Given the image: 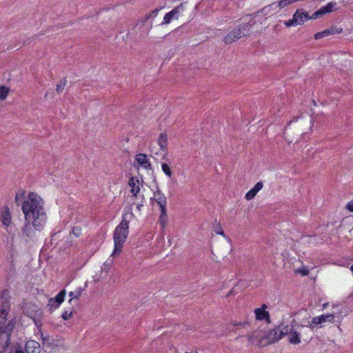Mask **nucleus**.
I'll return each mask as SVG.
<instances>
[{
	"mask_svg": "<svg viewBox=\"0 0 353 353\" xmlns=\"http://www.w3.org/2000/svg\"><path fill=\"white\" fill-rule=\"evenodd\" d=\"M30 201L23 203L22 211L26 223L22 228L23 236L32 239L34 230H41L46 221V215L43 209V200L35 192H29Z\"/></svg>",
	"mask_w": 353,
	"mask_h": 353,
	"instance_id": "nucleus-1",
	"label": "nucleus"
},
{
	"mask_svg": "<svg viewBox=\"0 0 353 353\" xmlns=\"http://www.w3.org/2000/svg\"><path fill=\"white\" fill-rule=\"evenodd\" d=\"M129 221L125 215L123 216L121 223L117 225L114 232V250L112 255H117L122 250L124 242L128 234Z\"/></svg>",
	"mask_w": 353,
	"mask_h": 353,
	"instance_id": "nucleus-2",
	"label": "nucleus"
},
{
	"mask_svg": "<svg viewBox=\"0 0 353 353\" xmlns=\"http://www.w3.org/2000/svg\"><path fill=\"white\" fill-rule=\"evenodd\" d=\"M288 325L284 326L280 324L276 327L270 330L267 334L261 337L260 343L263 346H266L271 343L278 342L281 338L287 335Z\"/></svg>",
	"mask_w": 353,
	"mask_h": 353,
	"instance_id": "nucleus-3",
	"label": "nucleus"
},
{
	"mask_svg": "<svg viewBox=\"0 0 353 353\" xmlns=\"http://www.w3.org/2000/svg\"><path fill=\"white\" fill-rule=\"evenodd\" d=\"M255 24V22H248L240 24L238 27L230 32L224 38V42L230 44L242 37L249 35L250 28Z\"/></svg>",
	"mask_w": 353,
	"mask_h": 353,
	"instance_id": "nucleus-4",
	"label": "nucleus"
},
{
	"mask_svg": "<svg viewBox=\"0 0 353 353\" xmlns=\"http://www.w3.org/2000/svg\"><path fill=\"white\" fill-rule=\"evenodd\" d=\"M14 327V324L12 321H9L5 327H0V353H4L9 346Z\"/></svg>",
	"mask_w": 353,
	"mask_h": 353,
	"instance_id": "nucleus-5",
	"label": "nucleus"
},
{
	"mask_svg": "<svg viewBox=\"0 0 353 353\" xmlns=\"http://www.w3.org/2000/svg\"><path fill=\"white\" fill-rule=\"evenodd\" d=\"M9 298V292L3 290L0 296V327H4L3 325L7 321V315L10 307Z\"/></svg>",
	"mask_w": 353,
	"mask_h": 353,
	"instance_id": "nucleus-6",
	"label": "nucleus"
},
{
	"mask_svg": "<svg viewBox=\"0 0 353 353\" xmlns=\"http://www.w3.org/2000/svg\"><path fill=\"white\" fill-rule=\"evenodd\" d=\"M24 312L34 320V322L37 327L41 325V322H37L36 320V319L41 314V312L36 305L27 303L24 307Z\"/></svg>",
	"mask_w": 353,
	"mask_h": 353,
	"instance_id": "nucleus-7",
	"label": "nucleus"
},
{
	"mask_svg": "<svg viewBox=\"0 0 353 353\" xmlns=\"http://www.w3.org/2000/svg\"><path fill=\"white\" fill-rule=\"evenodd\" d=\"M66 292L65 290H61L54 299L51 298L49 299L48 306L49 310L52 312L54 309H57L64 301Z\"/></svg>",
	"mask_w": 353,
	"mask_h": 353,
	"instance_id": "nucleus-8",
	"label": "nucleus"
},
{
	"mask_svg": "<svg viewBox=\"0 0 353 353\" xmlns=\"http://www.w3.org/2000/svg\"><path fill=\"white\" fill-rule=\"evenodd\" d=\"M295 320L293 319L292 321V325L290 327L288 326L287 335L289 334L288 341L291 344L296 345L301 343L300 334L294 330L293 323H295Z\"/></svg>",
	"mask_w": 353,
	"mask_h": 353,
	"instance_id": "nucleus-9",
	"label": "nucleus"
},
{
	"mask_svg": "<svg viewBox=\"0 0 353 353\" xmlns=\"http://www.w3.org/2000/svg\"><path fill=\"white\" fill-rule=\"evenodd\" d=\"M135 160L138 164L145 169H151L152 165L147 158V155L143 153H139L135 157Z\"/></svg>",
	"mask_w": 353,
	"mask_h": 353,
	"instance_id": "nucleus-10",
	"label": "nucleus"
},
{
	"mask_svg": "<svg viewBox=\"0 0 353 353\" xmlns=\"http://www.w3.org/2000/svg\"><path fill=\"white\" fill-rule=\"evenodd\" d=\"M25 350L27 353H39L40 345L38 342L31 340L26 343Z\"/></svg>",
	"mask_w": 353,
	"mask_h": 353,
	"instance_id": "nucleus-11",
	"label": "nucleus"
},
{
	"mask_svg": "<svg viewBox=\"0 0 353 353\" xmlns=\"http://www.w3.org/2000/svg\"><path fill=\"white\" fill-rule=\"evenodd\" d=\"M181 8H182V4H181L179 6L175 7L170 12L167 13L163 18V23L168 24V23H170V21L172 19H174V18L177 19V17H176V15H177L180 12Z\"/></svg>",
	"mask_w": 353,
	"mask_h": 353,
	"instance_id": "nucleus-12",
	"label": "nucleus"
},
{
	"mask_svg": "<svg viewBox=\"0 0 353 353\" xmlns=\"http://www.w3.org/2000/svg\"><path fill=\"white\" fill-rule=\"evenodd\" d=\"M334 319V316L333 314H329L326 315L323 314L319 316L314 317L312 322L313 324L319 325L326 321L332 322Z\"/></svg>",
	"mask_w": 353,
	"mask_h": 353,
	"instance_id": "nucleus-13",
	"label": "nucleus"
},
{
	"mask_svg": "<svg viewBox=\"0 0 353 353\" xmlns=\"http://www.w3.org/2000/svg\"><path fill=\"white\" fill-rule=\"evenodd\" d=\"M294 14L298 15V25H302L305 21L310 20V14L302 8L297 9Z\"/></svg>",
	"mask_w": 353,
	"mask_h": 353,
	"instance_id": "nucleus-14",
	"label": "nucleus"
},
{
	"mask_svg": "<svg viewBox=\"0 0 353 353\" xmlns=\"http://www.w3.org/2000/svg\"><path fill=\"white\" fill-rule=\"evenodd\" d=\"M154 200L159 206L167 205L166 197L159 188H157V191L154 193Z\"/></svg>",
	"mask_w": 353,
	"mask_h": 353,
	"instance_id": "nucleus-15",
	"label": "nucleus"
},
{
	"mask_svg": "<svg viewBox=\"0 0 353 353\" xmlns=\"http://www.w3.org/2000/svg\"><path fill=\"white\" fill-rule=\"evenodd\" d=\"M256 319L258 320H265L268 323L270 322L269 312L263 309H256L254 310Z\"/></svg>",
	"mask_w": 353,
	"mask_h": 353,
	"instance_id": "nucleus-16",
	"label": "nucleus"
},
{
	"mask_svg": "<svg viewBox=\"0 0 353 353\" xmlns=\"http://www.w3.org/2000/svg\"><path fill=\"white\" fill-rule=\"evenodd\" d=\"M139 183V180L137 178H134L133 176L130 177L128 181V185L131 188V192L133 194L134 196H137L138 192L140 190V188L139 185H137Z\"/></svg>",
	"mask_w": 353,
	"mask_h": 353,
	"instance_id": "nucleus-17",
	"label": "nucleus"
},
{
	"mask_svg": "<svg viewBox=\"0 0 353 353\" xmlns=\"http://www.w3.org/2000/svg\"><path fill=\"white\" fill-rule=\"evenodd\" d=\"M25 194L26 191L24 190H19L15 195V203L19 206L21 204L23 205V202L25 201H30V199L28 197V200H24L25 199Z\"/></svg>",
	"mask_w": 353,
	"mask_h": 353,
	"instance_id": "nucleus-18",
	"label": "nucleus"
},
{
	"mask_svg": "<svg viewBox=\"0 0 353 353\" xmlns=\"http://www.w3.org/2000/svg\"><path fill=\"white\" fill-rule=\"evenodd\" d=\"M161 208V214L159 217V222L161 225L164 228L167 223V214H166V205L159 206Z\"/></svg>",
	"mask_w": 353,
	"mask_h": 353,
	"instance_id": "nucleus-19",
	"label": "nucleus"
},
{
	"mask_svg": "<svg viewBox=\"0 0 353 353\" xmlns=\"http://www.w3.org/2000/svg\"><path fill=\"white\" fill-rule=\"evenodd\" d=\"M159 145L162 150L167 149V134L165 133H161L158 140Z\"/></svg>",
	"mask_w": 353,
	"mask_h": 353,
	"instance_id": "nucleus-20",
	"label": "nucleus"
},
{
	"mask_svg": "<svg viewBox=\"0 0 353 353\" xmlns=\"http://www.w3.org/2000/svg\"><path fill=\"white\" fill-rule=\"evenodd\" d=\"M336 6V3L330 2L325 6L322 7L319 9L322 16L326 13H329L333 11V8Z\"/></svg>",
	"mask_w": 353,
	"mask_h": 353,
	"instance_id": "nucleus-21",
	"label": "nucleus"
},
{
	"mask_svg": "<svg viewBox=\"0 0 353 353\" xmlns=\"http://www.w3.org/2000/svg\"><path fill=\"white\" fill-rule=\"evenodd\" d=\"M2 223L6 226L9 225L11 222L10 214L8 211L3 212L1 214Z\"/></svg>",
	"mask_w": 353,
	"mask_h": 353,
	"instance_id": "nucleus-22",
	"label": "nucleus"
},
{
	"mask_svg": "<svg viewBox=\"0 0 353 353\" xmlns=\"http://www.w3.org/2000/svg\"><path fill=\"white\" fill-rule=\"evenodd\" d=\"M66 83H67V80H66V78H65V77L61 79L59 81V83L57 85V88H56V91L58 94H60L63 92V90H64V88L66 85Z\"/></svg>",
	"mask_w": 353,
	"mask_h": 353,
	"instance_id": "nucleus-23",
	"label": "nucleus"
},
{
	"mask_svg": "<svg viewBox=\"0 0 353 353\" xmlns=\"http://www.w3.org/2000/svg\"><path fill=\"white\" fill-rule=\"evenodd\" d=\"M297 17H298V15L293 14L292 19H290V20H288V21H285L284 22V24L288 28L293 26H297L298 23L299 22L298 21L299 19H297Z\"/></svg>",
	"mask_w": 353,
	"mask_h": 353,
	"instance_id": "nucleus-24",
	"label": "nucleus"
},
{
	"mask_svg": "<svg viewBox=\"0 0 353 353\" xmlns=\"http://www.w3.org/2000/svg\"><path fill=\"white\" fill-rule=\"evenodd\" d=\"M325 30L327 32L328 36L331 34H339L342 32L343 29L336 26H331L330 28L325 29Z\"/></svg>",
	"mask_w": 353,
	"mask_h": 353,
	"instance_id": "nucleus-25",
	"label": "nucleus"
},
{
	"mask_svg": "<svg viewBox=\"0 0 353 353\" xmlns=\"http://www.w3.org/2000/svg\"><path fill=\"white\" fill-rule=\"evenodd\" d=\"M9 93V88H6L4 85L0 86V99H5Z\"/></svg>",
	"mask_w": 353,
	"mask_h": 353,
	"instance_id": "nucleus-26",
	"label": "nucleus"
},
{
	"mask_svg": "<svg viewBox=\"0 0 353 353\" xmlns=\"http://www.w3.org/2000/svg\"><path fill=\"white\" fill-rule=\"evenodd\" d=\"M82 294V290L81 289H79V290L76 291V292H70L69 293V296L71 297L70 299L69 300V303H71L72 300L74 299H79L81 295Z\"/></svg>",
	"mask_w": 353,
	"mask_h": 353,
	"instance_id": "nucleus-27",
	"label": "nucleus"
},
{
	"mask_svg": "<svg viewBox=\"0 0 353 353\" xmlns=\"http://www.w3.org/2000/svg\"><path fill=\"white\" fill-rule=\"evenodd\" d=\"M161 168H162V170L163 171V172L169 177H171L172 175V172L170 170V166L165 163H163L162 165H161Z\"/></svg>",
	"mask_w": 353,
	"mask_h": 353,
	"instance_id": "nucleus-28",
	"label": "nucleus"
},
{
	"mask_svg": "<svg viewBox=\"0 0 353 353\" xmlns=\"http://www.w3.org/2000/svg\"><path fill=\"white\" fill-rule=\"evenodd\" d=\"M257 193H258V192H256L255 191V190H254L253 188H252L250 191H248V192L246 193L245 198L246 199V200L250 201V200L252 199L256 196V194Z\"/></svg>",
	"mask_w": 353,
	"mask_h": 353,
	"instance_id": "nucleus-29",
	"label": "nucleus"
},
{
	"mask_svg": "<svg viewBox=\"0 0 353 353\" xmlns=\"http://www.w3.org/2000/svg\"><path fill=\"white\" fill-rule=\"evenodd\" d=\"M72 313H73V310L71 309V310H65L63 314H62V318L65 320V321H68L69 319H71L72 316Z\"/></svg>",
	"mask_w": 353,
	"mask_h": 353,
	"instance_id": "nucleus-30",
	"label": "nucleus"
},
{
	"mask_svg": "<svg viewBox=\"0 0 353 353\" xmlns=\"http://www.w3.org/2000/svg\"><path fill=\"white\" fill-rule=\"evenodd\" d=\"M150 19V16L147 14H145L143 18L142 19L138 21V22L137 23L136 26H135V28H137V26H139L140 25V28L143 26L145 25V23L148 21V20Z\"/></svg>",
	"mask_w": 353,
	"mask_h": 353,
	"instance_id": "nucleus-31",
	"label": "nucleus"
},
{
	"mask_svg": "<svg viewBox=\"0 0 353 353\" xmlns=\"http://www.w3.org/2000/svg\"><path fill=\"white\" fill-rule=\"evenodd\" d=\"M327 36V32L326 30H323L322 32H319L314 34V39H320L321 38H323Z\"/></svg>",
	"mask_w": 353,
	"mask_h": 353,
	"instance_id": "nucleus-32",
	"label": "nucleus"
},
{
	"mask_svg": "<svg viewBox=\"0 0 353 353\" xmlns=\"http://www.w3.org/2000/svg\"><path fill=\"white\" fill-rule=\"evenodd\" d=\"M263 183L261 181L257 182L254 186L253 189L255 190L256 192H259L263 188Z\"/></svg>",
	"mask_w": 353,
	"mask_h": 353,
	"instance_id": "nucleus-33",
	"label": "nucleus"
},
{
	"mask_svg": "<svg viewBox=\"0 0 353 353\" xmlns=\"http://www.w3.org/2000/svg\"><path fill=\"white\" fill-rule=\"evenodd\" d=\"M321 17H322V14L320 10H319L316 11L312 15H310V19H316Z\"/></svg>",
	"mask_w": 353,
	"mask_h": 353,
	"instance_id": "nucleus-34",
	"label": "nucleus"
},
{
	"mask_svg": "<svg viewBox=\"0 0 353 353\" xmlns=\"http://www.w3.org/2000/svg\"><path fill=\"white\" fill-rule=\"evenodd\" d=\"M159 10H160L159 8H156L154 10H152L150 14H148L150 16V18H152V19L155 18L157 16Z\"/></svg>",
	"mask_w": 353,
	"mask_h": 353,
	"instance_id": "nucleus-35",
	"label": "nucleus"
},
{
	"mask_svg": "<svg viewBox=\"0 0 353 353\" xmlns=\"http://www.w3.org/2000/svg\"><path fill=\"white\" fill-rule=\"evenodd\" d=\"M215 232L217 233V234H221L223 236H224V232L223 230H222V228L220 224H219L216 228V230H215Z\"/></svg>",
	"mask_w": 353,
	"mask_h": 353,
	"instance_id": "nucleus-36",
	"label": "nucleus"
},
{
	"mask_svg": "<svg viewBox=\"0 0 353 353\" xmlns=\"http://www.w3.org/2000/svg\"><path fill=\"white\" fill-rule=\"evenodd\" d=\"M43 344H50L52 339L50 336L43 337L42 338Z\"/></svg>",
	"mask_w": 353,
	"mask_h": 353,
	"instance_id": "nucleus-37",
	"label": "nucleus"
},
{
	"mask_svg": "<svg viewBox=\"0 0 353 353\" xmlns=\"http://www.w3.org/2000/svg\"><path fill=\"white\" fill-rule=\"evenodd\" d=\"M347 209L353 212V201L349 202L347 205Z\"/></svg>",
	"mask_w": 353,
	"mask_h": 353,
	"instance_id": "nucleus-38",
	"label": "nucleus"
},
{
	"mask_svg": "<svg viewBox=\"0 0 353 353\" xmlns=\"http://www.w3.org/2000/svg\"><path fill=\"white\" fill-rule=\"evenodd\" d=\"M290 125H291V123L290 124ZM290 130V126H288L287 127L285 130H284V137L285 138H287V136L289 133V131Z\"/></svg>",
	"mask_w": 353,
	"mask_h": 353,
	"instance_id": "nucleus-39",
	"label": "nucleus"
},
{
	"mask_svg": "<svg viewBox=\"0 0 353 353\" xmlns=\"http://www.w3.org/2000/svg\"><path fill=\"white\" fill-rule=\"evenodd\" d=\"M248 324V322L245 321V322H240V323H235L234 324V326H244L245 325H247Z\"/></svg>",
	"mask_w": 353,
	"mask_h": 353,
	"instance_id": "nucleus-40",
	"label": "nucleus"
},
{
	"mask_svg": "<svg viewBox=\"0 0 353 353\" xmlns=\"http://www.w3.org/2000/svg\"><path fill=\"white\" fill-rule=\"evenodd\" d=\"M303 275H307L309 274V270L307 269H303L302 270L300 271Z\"/></svg>",
	"mask_w": 353,
	"mask_h": 353,
	"instance_id": "nucleus-41",
	"label": "nucleus"
},
{
	"mask_svg": "<svg viewBox=\"0 0 353 353\" xmlns=\"http://www.w3.org/2000/svg\"><path fill=\"white\" fill-rule=\"evenodd\" d=\"M152 28V23L150 22L149 26H147V29H146V34L148 33V32L151 30V28Z\"/></svg>",
	"mask_w": 353,
	"mask_h": 353,
	"instance_id": "nucleus-42",
	"label": "nucleus"
},
{
	"mask_svg": "<svg viewBox=\"0 0 353 353\" xmlns=\"http://www.w3.org/2000/svg\"><path fill=\"white\" fill-rule=\"evenodd\" d=\"M267 8H268V7H265V8H263L261 10L258 11V12H255V13H254V16H256V15H257L258 14H259L260 12H261V13H262L263 11H265V9H266Z\"/></svg>",
	"mask_w": 353,
	"mask_h": 353,
	"instance_id": "nucleus-43",
	"label": "nucleus"
},
{
	"mask_svg": "<svg viewBox=\"0 0 353 353\" xmlns=\"http://www.w3.org/2000/svg\"><path fill=\"white\" fill-rule=\"evenodd\" d=\"M14 353H25L21 349L17 350Z\"/></svg>",
	"mask_w": 353,
	"mask_h": 353,
	"instance_id": "nucleus-44",
	"label": "nucleus"
},
{
	"mask_svg": "<svg viewBox=\"0 0 353 353\" xmlns=\"http://www.w3.org/2000/svg\"><path fill=\"white\" fill-rule=\"evenodd\" d=\"M233 292L234 290H231L229 293L227 294L226 297H228L230 296V295H232L233 294Z\"/></svg>",
	"mask_w": 353,
	"mask_h": 353,
	"instance_id": "nucleus-45",
	"label": "nucleus"
},
{
	"mask_svg": "<svg viewBox=\"0 0 353 353\" xmlns=\"http://www.w3.org/2000/svg\"><path fill=\"white\" fill-rule=\"evenodd\" d=\"M266 307H267L266 305L265 304H263L260 309H263V310H265Z\"/></svg>",
	"mask_w": 353,
	"mask_h": 353,
	"instance_id": "nucleus-46",
	"label": "nucleus"
},
{
	"mask_svg": "<svg viewBox=\"0 0 353 353\" xmlns=\"http://www.w3.org/2000/svg\"><path fill=\"white\" fill-rule=\"evenodd\" d=\"M328 305V303H324L323 305V308H325Z\"/></svg>",
	"mask_w": 353,
	"mask_h": 353,
	"instance_id": "nucleus-47",
	"label": "nucleus"
},
{
	"mask_svg": "<svg viewBox=\"0 0 353 353\" xmlns=\"http://www.w3.org/2000/svg\"><path fill=\"white\" fill-rule=\"evenodd\" d=\"M350 270L353 272V265L351 266Z\"/></svg>",
	"mask_w": 353,
	"mask_h": 353,
	"instance_id": "nucleus-48",
	"label": "nucleus"
},
{
	"mask_svg": "<svg viewBox=\"0 0 353 353\" xmlns=\"http://www.w3.org/2000/svg\"><path fill=\"white\" fill-rule=\"evenodd\" d=\"M141 206H142V205H138L137 208L140 209Z\"/></svg>",
	"mask_w": 353,
	"mask_h": 353,
	"instance_id": "nucleus-49",
	"label": "nucleus"
},
{
	"mask_svg": "<svg viewBox=\"0 0 353 353\" xmlns=\"http://www.w3.org/2000/svg\"><path fill=\"white\" fill-rule=\"evenodd\" d=\"M249 340L251 339V336L248 335Z\"/></svg>",
	"mask_w": 353,
	"mask_h": 353,
	"instance_id": "nucleus-50",
	"label": "nucleus"
}]
</instances>
